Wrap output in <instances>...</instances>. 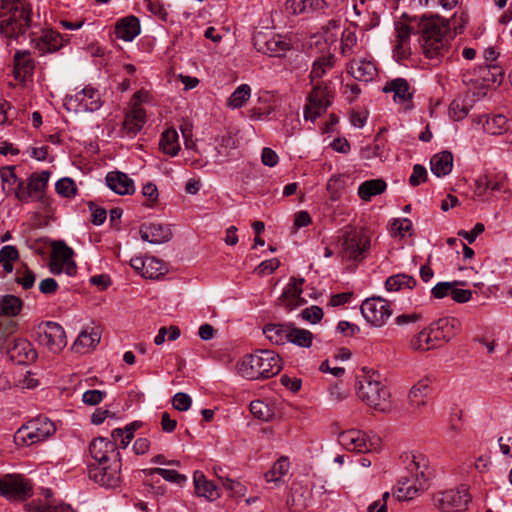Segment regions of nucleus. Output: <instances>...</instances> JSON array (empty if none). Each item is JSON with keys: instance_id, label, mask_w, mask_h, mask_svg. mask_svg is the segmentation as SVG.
Returning a JSON list of instances; mask_svg holds the SVG:
<instances>
[{"instance_id": "13d9d810", "label": "nucleus", "mask_w": 512, "mask_h": 512, "mask_svg": "<svg viewBox=\"0 0 512 512\" xmlns=\"http://www.w3.org/2000/svg\"><path fill=\"white\" fill-rule=\"evenodd\" d=\"M428 386H412L409 393L408 399L412 406L420 407L425 405V398L427 396L426 390Z\"/></svg>"}, {"instance_id": "ddd939ff", "label": "nucleus", "mask_w": 512, "mask_h": 512, "mask_svg": "<svg viewBox=\"0 0 512 512\" xmlns=\"http://www.w3.org/2000/svg\"><path fill=\"white\" fill-rule=\"evenodd\" d=\"M360 310L365 320L376 327L383 326L392 314L390 304L380 297L364 300Z\"/></svg>"}, {"instance_id": "2eb2a0df", "label": "nucleus", "mask_w": 512, "mask_h": 512, "mask_svg": "<svg viewBox=\"0 0 512 512\" xmlns=\"http://www.w3.org/2000/svg\"><path fill=\"white\" fill-rule=\"evenodd\" d=\"M254 47L271 57H281L289 50L290 44L280 35L259 33L254 38Z\"/></svg>"}, {"instance_id": "c03bdc74", "label": "nucleus", "mask_w": 512, "mask_h": 512, "mask_svg": "<svg viewBox=\"0 0 512 512\" xmlns=\"http://www.w3.org/2000/svg\"><path fill=\"white\" fill-rule=\"evenodd\" d=\"M101 336L100 333L91 329V331L83 330L77 337L74 342V348L77 352H82L80 348H92L95 347L100 342Z\"/></svg>"}, {"instance_id": "393cba45", "label": "nucleus", "mask_w": 512, "mask_h": 512, "mask_svg": "<svg viewBox=\"0 0 512 512\" xmlns=\"http://www.w3.org/2000/svg\"><path fill=\"white\" fill-rule=\"evenodd\" d=\"M195 492L198 496L204 497L209 501H214L220 497L217 486L207 480L203 472L195 471L193 475Z\"/></svg>"}, {"instance_id": "f257e3e1", "label": "nucleus", "mask_w": 512, "mask_h": 512, "mask_svg": "<svg viewBox=\"0 0 512 512\" xmlns=\"http://www.w3.org/2000/svg\"><path fill=\"white\" fill-rule=\"evenodd\" d=\"M419 28V41L426 58L440 62L449 56L454 36L447 21L441 18L423 19Z\"/></svg>"}, {"instance_id": "4d7b16f0", "label": "nucleus", "mask_w": 512, "mask_h": 512, "mask_svg": "<svg viewBox=\"0 0 512 512\" xmlns=\"http://www.w3.org/2000/svg\"><path fill=\"white\" fill-rule=\"evenodd\" d=\"M181 331L177 326L161 327L158 330V334L154 338V343L157 346L162 345L166 337L169 341H175L180 337Z\"/></svg>"}, {"instance_id": "a19ab883", "label": "nucleus", "mask_w": 512, "mask_h": 512, "mask_svg": "<svg viewBox=\"0 0 512 512\" xmlns=\"http://www.w3.org/2000/svg\"><path fill=\"white\" fill-rule=\"evenodd\" d=\"M483 129L491 135H501L508 130L507 119L502 114L486 117Z\"/></svg>"}, {"instance_id": "864d4df0", "label": "nucleus", "mask_w": 512, "mask_h": 512, "mask_svg": "<svg viewBox=\"0 0 512 512\" xmlns=\"http://www.w3.org/2000/svg\"><path fill=\"white\" fill-rule=\"evenodd\" d=\"M411 230L412 222L408 218L394 219L390 223V232L393 236L404 238Z\"/></svg>"}, {"instance_id": "20e7f679", "label": "nucleus", "mask_w": 512, "mask_h": 512, "mask_svg": "<svg viewBox=\"0 0 512 512\" xmlns=\"http://www.w3.org/2000/svg\"><path fill=\"white\" fill-rule=\"evenodd\" d=\"M427 459L422 456H412L407 467L409 475L402 476L398 481L397 490L394 493L399 501L411 500L419 490L426 487L432 473L428 467Z\"/></svg>"}, {"instance_id": "39448f33", "label": "nucleus", "mask_w": 512, "mask_h": 512, "mask_svg": "<svg viewBox=\"0 0 512 512\" xmlns=\"http://www.w3.org/2000/svg\"><path fill=\"white\" fill-rule=\"evenodd\" d=\"M56 432L53 421L47 417H36L23 424L14 434V442L19 446H31L47 440Z\"/></svg>"}, {"instance_id": "f704fd0d", "label": "nucleus", "mask_w": 512, "mask_h": 512, "mask_svg": "<svg viewBox=\"0 0 512 512\" xmlns=\"http://www.w3.org/2000/svg\"><path fill=\"white\" fill-rule=\"evenodd\" d=\"M386 187L387 184L382 179L367 180L358 187V195L362 200L370 201L373 196L383 193Z\"/></svg>"}, {"instance_id": "680f3d73", "label": "nucleus", "mask_w": 512, "mask_h": 512, "mask_svg": "<svg viewBox=\"0 0 512 512\" xmlns=\"http://www.w3.org/2000/svg\"><path fill=\"white\" fill-rule=\"evenodd\" d=\"M301 316L305 321H308L312 324H316L320 322L323 318V310L319 306H310L305 308L301 312Z\"/></svg>"}, {"instance_id": "49530a36", "label": "nucleus", "mask_w": 512, "mask_h": 512, "mask_svg": "<svg viewBox=\"0 0 512 512\" xmlns=\"http://www.w3.org/2000/svg\"><path fill=\"white\" fill-rule=\"evenodd\" d=\"M290 334L288 343L302 348H309L312 345L313 334L309 330L291 325Z\"/></svg>"}, {"instance_id": "423d86ee", "label": "nucleus", "mask_w": 512, "mask_h": 512, "mask_svg": "<svg viewBox=\"0 0 512 512\" xmlns=\"http://www.w3.org/2000/svg\"><path fill=\"white\" fill-rule=\"evenodd\" d=\"M33 339L52 353L61 352L67 345V338L63 327L53 321H43L36 325L32 331Z\"/></svg>"}, {"instance_id": "0eeeda50", "label": "nucleus", "mask_w": 512, "mask_h": 512, "mask_svg": "<svg viewBox=\"0 0 512 512\" xmlns=\"http://www.w3.org/2000/svg\"><path fill=\"white\" fill-rule=\"evenodd\" d=\"M433 505L443 512H462L467 510L472 496L465 485L455 489L437 492L433 495Z\"/></svg>"}, {"instance_id": "4c0bfd02", "label": "nucleus", "mask_w": 512, "mask_h": 512, "mask_svg": "<svg viewBox=\"0 0 512 512\" xmlns=\"http://www.w3.org/2000/svg\"><path fill=\"white\" fill-rule=\"evenodd\" d=\"M50 178V172L47 170L41 171L40 173H33L28 178V184L30 190L34 196V200H40L43 192L48 184Z\"/></svg>"}, {"instance_id": "c9c22d12", "label": "nucleus", "mask_w": 512, "mask_h": 512, "mask_svg": "<svg viewBox=\"0 0 512 512\" xmlns=\"http://www.w3.org/2000/svg\"><path fill=\"white\" fill-rule=\"evenodd\" d=\"M335 63L336 57L333 54L323 55L316 59L310 72L311 81L321 79L335 66Z\"/></svg>"}, {"instance_id": "f8f14e48", "label": "nucleus", "mask_w": 512, "mask_h": 512, "mask_svg": "<svg viewBox=\"0 0 512 512\" xmlns=\"http://www.w3.org/2000/svg\"><path fill=\"white\" fill-rule=\"evenodd\" d=\"M121 460L95 463L88 466L91 480L105 487H115L120 482Z\"/></svg>"}, {"instance_id": "69168bd1", "label": "nucleus", "mask_w": 512, "mask_h": 512, "mask_svg": "<svg viewBox=\"0 0 512 512\" xmlns=\"http://www.w3.org/2000/svg\"><path fill=\"white\" fill-rule=\"evenodd\" d=\"M280 265V261L277 258H272L262 261L255 269V272L259 275H268L273 273Z\"/></svg>"}, {"instance_id": "ea45409f", "label": "nucleus", "mask_w": 512, "mask_h": 512, "mask_svg": "<svg viewBox=\"0 0 512 512\" xmlns=\"http://www.w3.org/2000/svg\"><path fill=\"white\" fill-rule=\"evenodd\" d=\"M436 346L437 343L433 339L430 327L419 332L410 341V348L413 350L426 351L433 349Z\"/></svg>"}, {"instance_id": "7ed1b4c3", "label": "nucleus", "mask_w": 512, "mask_h": 512, "mask_svg": "<svg viewBox=\"0 0 512 512\" xmlns=\"http://www.w3.org/2000/svg\"><path fill=\"white\" fill-rule=\"evenodd\" d=\"M238 373L247 380H264L281 371L280 358L270 350H259L246 355L237 365Z\"/></svg>"}, {"instance_id": "79ce46f5", "label": "nucleus", "mask_w": 512, "mask_h": 512, "mask_svg": "<svg viewBox=\"0 0 512 512\" xmlns=\"http://www.w3.org/2000/svg\"><path fill=\"white\" fill-rule=\"evenodd\" d=\"M251 88L248 84H241L230 95L227 100V106L231 109H238L243 107L250 99Z\"/></svg>"}, {"instance_id": "2f4dec72", "label": "nucleus", "mask_w": 512, "mask_h": 512, "mask_svg": "<svg viewBox=\"0 0 512 512\" xmlns=\"http://www.w3.org/2000/svg\"><path fill=\"white\" fill-rule=\"evenodd\" d=\"M505 176L490 177L488 175L480 176L475 181V193L483 196L488 190L501 192L504 190Z\"/></svg>"}, {"instance_id": "c85d7f7f", "label": "nucleus", "mask_w": 512, "mask_h": 512, "mask_svg": "<svg viewBox=\"0 0 512 512\" xmlns=\"http://www.w3.org/2000/svg\"><path fill=\"white\" fill-rule=\"evenodd\" d=\"M116 36L124 41H132L140 33L137 17L128 16L119 20L115 27Z\"/></svg>"}, {"instance_id": "09e8293b", "label": "nucleus", "mask_w": 512, "mask_h": 512, "mask_svg": "<svg viewBox=\"0 0 512 512\" xmlns=\"http://www.w3.org/2000/svg\"><path fill=\"white\" fill-rule=\"evenodd\" d=\"M166 272V267L163 261L156 259L154 257H147L145 269L143 271V277L149 279H157L160 276L164 275Z\"/></svg>"}, {"instance_id": "473e14b6", "label": "nucleus", "mask_w": 512, "mask_h": 512, "mask_svg": "<svg viewBox=\"0 0 512 512\" xmlns=\"http://www.w3.org/2000/svg\"><path fill=\"white\" fill-rule=\"evenodd\" d=\"M431 171L437 177L449 174L453 167V155L449 151L435 154L430 161Z\"/></svg>"}, {"instance_id": "f3484780", "label": "nucleus", "mask_w": 512, "mask_h": 512, "mask_svg": "<svg viewBox=\"0 0 512 512\" xmlns=\"http://www.w3.org/2000/svg\"><path fill=\"white\" fill-rule=\"evenodd\" d=\"M139 234L143 241L151 244L167 243L173 235L170 225L158 222L143 223L139 228Z\"/></svg>"}, {"instance_id": "a878e982", "label": "nucleus", "mask_w": 512, "mask_h": 512, "mask_svg": "<svg viewBox=\"0 0 512 512\" xmlns=\"http://www.w3.org/2000/svg\"><path fill=\"white\" fill-rule=\"evenodd\" d=\"M73 254L72 248L67 246L64 241H56L52 245L51 258L64 262L66 264L65 273L69 276L76 273V264L72 260Z\"/></svg>"}, {"instance_id": "9d476101", "label": "nucleus", "mask_w": 512, "mask_h": 512, "mask_svg": "<svg viewBox=\"0 0 512 512\" xmlns=\"http://www.w3.org/2000/svg\"><path fill=\"white\" fill-rule=\"evenodd\" d=\"M103 102L100 92L90 86L64 100V107L67 111L74 113L94 112L101 108Z\"/></svg>"}, {"instance_id": "72a5a7b5", "label": "nucleus", "mask_w": 512, "mask_h": 512, "mask_svg": "<svg viewBox=\"0 0 512 512\" xmlns=\"http://www.w3.org/2000/svg\"><path fill=\"white\" fill-rule=\"evenodd\" d=\"M160 149L163 153L174 157L180 150L179 136L174 128L166 129L162 134L159 142Z\"/></svg>"}, {"instance_id": "e2e57ef3", "label": "nucleus", "mask_w": 512, "mask_h": 512, "mask_svg": "<svg viewBox=\"0 0 512 512\" xmlns=\"http://www.w3.org/2000/svg\"><path fill=\"white\" fill-rule=\"evenodd\" d=\"M15 282L21 285L24 289H30L35 282V274L30 270L17 271Z\"/></svg>"}, {"instance_id": "a211bd4d", "label": "nucleus", "mask_w": 512, "mask_h": 512, "mask_svg": "<svg viewBox=\"0 0 512 512\" xmlns=\"http://www.w3.org/2000/svg\"><path fill=\"white\" fill-rule=\"evenodd\" d=\"M430 329L433 339L438 344L440 341L448 342L456 336L461 329V324L455 317H443L433 322Z\"/></svg>"}, {"instance_id": "603ef678", "label": "nucleus", "mask_w": 512, "mask_h": 512, "mask_svg": "<svg viewBox=\"0 0 512 512\" xmlns=\"http://www.w3.org/2000/svg\"><path fill=\"white\" fill-rule=\"evenodd\" d=\"M133 431H134V427H132V426H126V428L124 430L120 429V428H116L111 433V437H112L111 441L115 442L116 446L119 443V446L121 448H126L134 437Z\"/></svg>"}, {"instance_id": "6e6d98bb", "label": "nucleus", "mask_w": 512, "mask_h": 512, "mask_svg": "<svg viewBox=\"0 0 512 512\" xmlns=\"http://www.w3.org/2000/svg\"><path fill=\"white\" fill-rule=\"evenodd\" d=\"M357 384H381L384 380L378 371L363 367L356 376Z\"/></svg>"}, {"instance_id": "37998d69", "label": "nucleus", "mask_w": 512, "mask_h": 512, "mask_svg": "<svg viewBox=\"0 0 512 512\" xmlns=\"http://www.w3.org/2000/svg\"><path fill=\"white\" fill-rule=\"evenodd\" d=\"M416 285V280L407 274H397L387 278L385 287L388 291H399L402 289H412Z\"/></svg>"}, {"instance_id": "bf43d9fd", "label": "nucleus", "mask_w": 512, "mask_h": 512, "mask_svg": "<svg viewBox=\"0 0 512 512\" xmlns=\"http://www.w3.org/2000/svg\"><path fill=\"white\" fill-rule=\"evenodd\" d=\"M462 283L461 281L439 282L432 288L431 293L435 298L442 299L446 296H451L453 286H458Z\"/></svg>"}, {"instance_id": "412c9836", "label": "nucleus", "mask_w": 512, "mask_h": 512, "mask_svg": "<svg viewBox=\"0 0 512 512\" xmlns=\"http://www.w3.org/2000/svg\"><path fill=\"white\" fill-rule=\"evenodd\" d=\"M348 73L358 81L369 82L377 75V68L372 59H354L348 65Z\"/></svg>"}, {"instance_id": "aec40b11", "label": "nucleus", "mask_w": 512, "mask_h": 512, "mask_svg": "<svg viewBox=\"0 0 512 512\" xmlns=\"http://www.w3.org/2000/svg\"><path fill=\"white\" fill-rule=\"evenodd\" d=\"M38 354L32 343L26 339H15L8 349V357L17 364H28L36 360Z\"/></svg>"}, {"instance_id": "f03ea898", "label": "nucleus", "mask_w": 512, "mask_h": 512, "mask_svg": "<svg viewBox=\"0 0 512 512\" xmlns=\"http://www.w3.org/2000/svg\"><path fill=\"white\" fill-rule=\"evenodd\" d=\"M30 24L31 7L25 0H0V34L16 39Z\"/></svg>"}, {"instance_id": "338daca9", "label": "nucleus", "mask_w": 512, "mask_h": 512, "mask_svg": "<svg viewBox=\"0 0 512 512\" xmlns=\"http://www.w3.org/2000/svg\"><path fill=\"white\" fill-rule=\"evenodd\" d=\"M250 412L258 419L266 420L269 417V409L266 404L260 400H255L250 403Z\"/></svg>"}, {"instance_id": "0e129e2a", "label": "nucleus", "mask_w": 512, "mask_h": 512, "mask_svg": "<svg viewBox=\"0 0 512 512\" xmlns=\"http://www.w3.org/2000/svg\"><path fill=\"white\" fill-rule=\"evenodd\" d=\"M357 38L355 33L351 31H345L341 39V52L343 55H348L353 52V47L356 45Z\"/></svg>"}, {"instance_id": "58836bf2", "label": "nucleus", "mask_w": 512, "mask_h": 512, "mask_svg": "<svg viewBox=\"0 0 512 512\" xmlns=\"http://www.w3.org/2000/svg\"><path fill=\"white\" fill-rule=\"evenodd\" d=\"M40 41L43 52H55L63 46L64 38L60 33L49 29L43 31Z\"/></svg>"}, {"instance_id": "1a4fd4ad", "label": "nucleus", "mask_w": 512, "mask_h": 512, "mask_svg": "<svg viewBox=\"0 0 512 512\" xmlns=\"http://www.w3.org/2000/svg\"><path fill=\"white\" fill-rule=\"evenodd\" d=\"M33 494L32 483L20 474L0 477V495L11 502H23Z\"/></svg>"}, {"instance_id": "6ab92c4d", "label": "nucleus", "mask_w": 512, "mask_h": 512, "mask_svg": "<svg viewBox=\"0 0 512 512\" xmlns=\"http://www.w3.org/2000/svg\"><path fill=\"white\" fill-rule=\"evenodd\" d=\"M338 442L348 451L365 453L371 449L366 434L360 430L350 429L338 435Z\"/></svg>"}, {"instance_id": "e433bc0d", "label": "nucleus", "mask_w": 512, "mask_h": 512, "mask_svg": "<svg viewBox=\"0 0 512 512\" xmlns=\"http://www.w3.org/2000/svg\"><path fill=\"white\" fill-rule=\"evenodd\" d=\"M23 308V301L12 294L3 295L0 297V316L15 317Z\"/></svg>"}, {"instance_id": "4be33fe9", "label": "nucleus", "mask_w": 512, "mask_h": 512, "mask_svg": "<svg viewBox=\"0 0 512 512\" xmlns=\"http://www.w3.org/2000/svg\"><path fill=\"white\" fill-rule=\"evenodd\" d=\"M303 283V278H291L290 282L279 298L281 304L288 307L289 309H294L303 305L305 303L304 298L301 296Z\"/></svg>"}, {"instance_id": "5fc2aeb1", "label": "nucleus", "mask_w": 512, "mask_h": 512, "mask_svg": "<svg viewBox=\"0 0 512 512\" xmlns=\"http://www.w3.org/2000/svg\"><path fill=\"white\" fill-rule=\"evenodd\" d=\"M148 475H160L163 479L166 481L172 482V483H182L186 481V476L178 473L176 470L172 469H164V468H151L147 471Z\"/></svg>"}, {"instance_id": "774afa93", "label": "nucleus", "mask_w": 512, "mask_h": 512, "mask_svg": "<svg viewBox=\"0 0 512 512\" xmlns=\"http://www.w3.org/2000/svg\"><path fill=\"white\" fill-rule=\"evenodd\" d=\"M191 403L190 396L183 392L176 393L172 400L173 407L178 411H187Z\"/></svg>"}, {"instance_id": "c756f323", "label": "nucleus", "mask_w": 512, "mask_h": 512, "mask_svg": "<svg viewBox=\"0 0 512 512\" xmlns=\"http://www.w3.org/2000/svg\"><path fill=\"white\" fill-rule=\"evenodd\" d=\"M325 6V0H288L286 2V9L294 15L319 12Z\"/></svg>"}, {"instance_id": "b1692460", "label": "nucleus", "mask_w": 512, "mask_h": 512, "mask_svg": "<svg viewBox=\"0 0 512 512\" xmlns=\"http://www.w3.org/2000/svg\"><path fill=\"white\" fill-rule=\"evenodd\" d=\"M384 93H393V100L396 103H407L412 99L410 85L404 78H395L388 81L383 87Z\"/></svg>"}, {"instance_id": "6e6552de", "label": "nucleus", "mask_w": 512, "mask_h": 512, "mask_svg": "<svg viewBox=\"0 0 512 512\" xmlns=\"http://www.w3.org/2000/svg\"><path fill=\"white\" fill-rule=\"evenodd\" d=\"M369 248L370 239L361 231L345 230L340 239V253L348 260L359 261L364 259Z\"/></svg>"}, {"instance_id": "de8ad7c7", "label": "nucleus", "mask_w": 512, "mask_h": 512, "mask_svg": "<svg viewBox=\"0 0 512 512\" xmlns=\"http://www.w3.org/2000/svg\"><path fill=\"white\" fill-rule=\"evenodd\" d=\"M28 512H74L70 505L67 504H53L52 502L42 503L39 501H32L28 505Z\"/></svg>"}, {"instance_id": "dca6fc26", "label": "nucleus", "mask_w": 512, "mask_h": 512, "mask_svg": "<svg viewBox=\"0 0 512 512\" xmlns=\"http://www.w3.org/2000/svg\"><path fill=\"white\" fill-rule=\"evenodd\" d=\"M89 453L96 463L121 460L115 442L105 437L94 438L89 444Z\"/></svg>"}, {"instance_id": "052dcab7", "label": "nucleus", "mask_w": 512, "mask_h": 512, "mask_svg": "<svg viewBox=\"0 0 512 512\" xmlns=\"http://www.w3.org/2000/svg\"><path fill=\"white\" fill-rule=\"evenodd\" d=\"M225 489L232 492L234 496L241 497L246 493V487L239 481L230 479L228 477L219 476Z\"/></svg>"}, {"instance_id": "4468645a", "label": "nucleus", "mask_w": 512, "mask_h": 512, "mask_svg": "<svg viewBox=\"0 0 512 512\" xmlns=\"http://www.w3.org/2000/svg\"><path fill=\"white\" fill-rule=\"evenodd\" d=\"M356 395L368 406L385 412L391 408V393L388 386H358Z\"/></svg>"}, {"instance_id": "3c124183", "label": "nucleus", "mask_w": 512, "mask_h": 512, "mask_svg": "<svg viewBox=\"0 0 512 512\" xmlns=\"http://www.w3.org/2000/svg\"><path fill=\"white\" fill-rule=\"evenodd\" d=\"M55 190L60 196L66 198H72L77 193L76 183L69 177L59 179L55 184Z\"/></svg>"}, {"instance_id": "a18cd8bd", "label": "nucleus", "mask_w": 512, "mask_h": 512, "mask_svg": "<svg viewBox=\"0 0 512 512\" xmlns=\"http://www.w3.org/2000/svg\"><path fill=\"white\" fill-rule=\"evenodd\" d=\"M290 463L287 457H280L272 466V468L265 473V480L267 482L277 483L289 471Z\"/></svg>"}, {"instance_id": "cd10ccee", "label": "nucleus", "mask_w": 512, "mask_h": 512, "mask_svg": "<svg viewBox=\"0 0 512 512\" xmlns=\"http://www.w3.org/2000/svg\"><path fill=\"white\" fill-rule=\"evenodd\" d=\"M146 121L144 109L137 103H133L132 109L126 114L124 129L128 135L135 136L143 127Z\"/></svg>"}, {"instance_id": "9b49d317", "label": "nucleus", "mask_w": 512, "mask_h": 512, "mask_svg": "<svg viewBox=\"0 0 512 512\" xmlns=\"http://www.w3.org/2000/svg\"><path fill=\"white\" fill-rule=\"evenodd\" d=\"M331 97L332 93L327 85L323 83L314 85L307 98V104L304 109V119L313 122L320 117L331 105Z\"/></svg>"}, {"instance_id": "7c9ffc66", "label": "nucleus", "mask_w": 512, "mask_h": 512, "mask_svg": "<svg viewBox=\"0 0 512 512\" xmlns=\"http://www.w3.org/2000/svg\"><path fill=\"white\" fill-rule=\"evenodd\" d=\"M292 324H267L263 328V334L273 344L284 345L288 343L289 336H291Z\"/></svg>"}, {"instance_id": "8fccbe9b", "label": "nucleus", "mask_w": 512, "mask_h": 512, "mask_svg": "<svg viewBox=\"0 0 512 512\" xmlns=\"http://www.w3.org/2000/svg\"><path fill=\"white\" fill-rule=\"evenodd\" d=\"M414 22H416V19L410 18L408 22L399 21L396 23V27H395L396 41L395 42L410 43L411 35L415 31Z\"/></svg>"}, {"instance_id": "5701e85b", "label": "nucleus", "mask_w": 512, "mask_h": 512, "mask_svg": "<svg viewBox=\"0 0 512 512\" xmlns=\"http://www.w3.org/2000/svg\"><path fill=\"white\" fill-rule=\"evenodd\" d=\"M108 187L119 195H131L135 191L134 182L127 174L113 171L106 176Z\"/></svg>"}, {"instance_id": "bb28decb", "label": "nucleus", "mask_w": 512, "mask_h": 512, "mask_svg": "<svg viewBox=\"0 0 512 512\" xmlns=\"http://www.w3.org/2000/svg\"><path fill=\"white\" fill-rule=\"evenodd\" d=\"M34 61L27 51H17L14 55V76L17 80L25 81L32 75Z\"/></svg>"}]
</instances>
